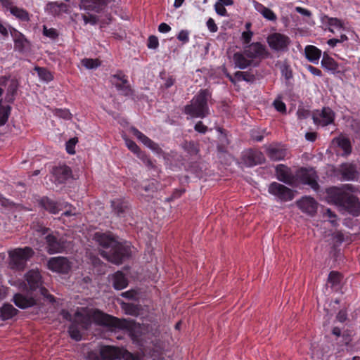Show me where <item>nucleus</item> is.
<instances>
[{
	"mask_svg": "<svg viewBox=\"0 0 360 360\" xmlns=\"http://www.w3.org/2000/svg\"><path fill=\"white\" fill-rule=\"evenodd\" d=\"M94 239L103 248L109 249L108 251L103 250L101 254L108 261L113 264H121L122 261L129 257L132 252L129 244H121L118 243L115 238L109 233L96 232L94 234Z\"/></svg>",
	"mask_w": 360,
	"mask_h": 360,
	"instance_id": "1",
	"label": "nucleus"
},
{
	"mask_svg": "<svg viewBox=\"0 0 360 360\" xmlns=\"http://www.w3.org/2000/svg\"><path fill=\"white\" fill-rule=\"evenodd\" d=\"M355 188L351 184H345L341 188H333L330 191V197L335 205L347 211L354 216L360 215V202L359 199L351 194Z\"/></svg>",
	"mask_w": 360,
	"mask_h": 360,
	"instance_id": "2",
	"label": "nucleus"
},
{
	"mask_svg": "<svg viewBox=\"0 0 360 360\" xmlns=\"http://www.w3.org/2000/svg\"><path fill=\"white\" fill-rule=\"evenodd\" d=\"M209 94L206 90H201L191 101V104L184 108V112L191 117L203 118L209 114L207 99Z\"/></svg>",
	"mask_w": 360,
	"mask_h": 360,
	"instance_id": "3",
	"label": "nucleus"
},
{
	"mask_svg": "<svg viewBox=\"0 0 360 360\" xmlns=\"http://www.w3.org/2000/svg\"><path fill=\"white\" fill-rule=\"evenodd\" d=\"M33 255L34 251L29 247L11 250L8 251V265L13 269L22 270Z\"/></svg>",
	"mask_w": 360,
	"mask_h": 360,
	"instance_id": "4",
	"label": "nucleus"
},
{
	"mask_svg": "<svg viewBox=\"0 0 360 360\" xmlns=\"http://www.w3.org/2000/svg\"><path fill=\"white\" fill-rule=\"evenodd\" d=\"M25 277L30 290H38L42 296L46 297L50 301H53V296L49 295L47 290L42 286L41 276L38 269L30 270L25 274Z\"/></svg>",
	"mask_w": 360,
	"mask_h": 360,
	"instance_id": "5",
	"label": "nucleus"
},
{
	"mask_svg": "<svg viewBox=\"0 0 360 360\" xmlns=\"http://www.w3.org/2000/svg\"><path fill=\"white\" fill-rule=\"evenodd\" d=\"M18 85V80L14 77L5 76L0 77V97L4 92H6L5 101L12 103L15 99Z\"/></svg>",
	"mask_w": 360,
	"mask_h": 360,
	"instance_id": "6",
	"label": "nucleus"
},
{
	"mask_svg": "<svg viewBox=\"0 0 360 360\" xmlns=\"http://www.w3.org/2000/svg\"><path fill=\"white\" fill-rule=\"evenodd\" d=\"M41 204L45 210L52 214H57L59 211L67 207H69V209L64 212L63 215L68 217L77 214L75 208L72 207V205L67 202H56L51 199L43 198L41 201Z\"/></svg>",
	"mask_w": 360,
	"mask_h": 360,
	"instance_id": "7",
	"label": "nucleus"
},
{
	"mask_svg": "<svg viewBox=\"0 0 360 360\" xmlns=\"http://www.w3.org/2000/svg\"><path fill=\"white\" fill-rule=\"evenodd\" d=\"M244 51L253 64L255 61L267 58L269 55L265 46L259 42H254L245 46Z\"/></svg>",
	"mask_w": 360,
	"mask_h": 360,
	"instance_id": "8",
	"label": "nucleus"
},
{
	"mask_svg": "<svg viewBox=\"0 0 360 360\" xmlns=\"http://www.w3.org/2000/svg\"><path fill=\"white\" fill-rule=\"evenodd\" d=\"M269 46L273 50L277 51H284L288 49L290 44V38L281 33H273L267 37Z\"/></svg>",
	"mask_w": 360,
	"mask_h": 360,
	"instance_id": "9",
	"label": "nucleus"
},
{
	"mask_svg": "<svg viewBox=\"0 0 360 360\" xmlns=\"http://www.w3.org/2000/svg\"><path fill=\"white\" fill-rule=\"evenodd\" d=\"M46 250L49 254L61 252L70 248V243H68L63 238L58 239L55 236L48 234L46 236Z\"/></svg>",
	"mask_w": 360,
	"mask_h": 360,
	"instance_id": "10",
	"label": "nucleus"
},
{
	"mask_svg": "<svg viewBox=\"0 0 360 360\" xmlns=\"http://www.w3.org/2000/svg\"><path fill=\"white\" fill-rule=\"evenodd\" d=\"M269 193L283 201L291 200L294 198L293 192L289 188L277 182L269 186Z\"/></svg>",
	"mask_w": 360,
	"mask_h": 360,
	"instance_id": "11",
	"label": "nucleus"
},
{
	"mask_svg": "<svg viewBox=\"0 0 360 360\" xmlns=\"http://www.w3.org/2000/svg\"><path fill=\"white\" fill-rule=\"evenodd\" d=\"M335 113L329 108H323L321 110H316L313 114L314 124L321 127H325L333 123Z\"/></svg>",
	"mask_w": 360,
	"mask_h": 360,
	"instance_id": "12",
	"label": "nucleus"
},
{
	"mask_svg": "<svg viewBox=\"0 0 360 360\" xmlns=\"http://www.w3.org/2000/svg\"><path fill=\"white\" fill-rule=\"evenodd\" d=\"M48 268L54 272L66 274L71 268V262L64 257H51L48 262Z\"/></svg>",
	"mask_w": 360,
	"mask_h": 360,
	"instance_id": "13",
	"label": "nucleus"
},
{
	"mask_svg": "<svg viewBox=\"0 0 360 360\" xmlns=\"http://www.w3.org/2000/svg\"><path fill=\"white\" fill-rule=\"evenodd\" d=\"M298 207L307 214L314 216L318 209V202L310 196L302 197L297 201Z\"/></svg>",
	"mask_w": 360,
	"mask_h": 360,
	"instance_id": "14",
	"label": "nucleus"
},
{
	"mask_svg": "<svg viewBox=\"0 0 360 360\" xmlns=\"http://www.w3.org/2000/svg\"><path fill=\"white\" fill-rule=\"evenodd\" d=\"M108 3V0H81L79 7L81 10L98 13Z\"/></svg>",
	"mask_w": 360,
	"mask_h": 360,
	"instance_id": "15",
	"label": "nucleus"
},
{
	"mask_svg": "<svg viewBox=\"0 0 360 360\" xmlns=\"http://www.w3.org/2000/svg\"><path fill=\"white\" fill-rule=\"evenodd\" d=\"M99 352L102 360H117L122 356L121 350L112 346H102Z\"/></svg>",
	"mask_w": 360,
	"mask_h": 360,
	"instance_id": "16",
	"label": "nucleus"
},
{
	"mask_svg": "<svg viewBox=\"0 0 360 360\" xmlns=\"http://www.w3.org/2000/svg\"><path fill=\"white\" fill-rule=\"evenodd\" d=\"M300 178L304 184L310 186L314 190L318 188L316 174L314 169H301L300 172Z\"/></svg>",
	"mask_w": 360,
	"mask_h": 360,
	"instance_id": "17",
	"label": "nucleus"
},
{
	"mask_svg": "<svg viewBox=\"0 0 360 360\" xmlns=\"http://www.w3.org/2000/svg\"><path fill=\"white\" fill-rule=\"evenodd\" d=\"M131 131L133 133V134L146 147H148V148H150L156 153H160L162 152L161 148L156 143L153 142L151 139H150L143 133L139 131L137 129L132 127L131 129Z\"/></svg>",
	"mask_w": 360,
	"mask_h": 360,
	"instance_id": "18",
	"label": "nucleus"
},
{
	"mask_svg": "<svg viewBox=\"0 0 360 360\" xmlns=\"http://www.w3.org/2000/svg\"><path fill=\"white\" fill-rule=\"evenodd\" d=\"M131 131L133 133V134L146 147H148V148H150L156 153H160L162 152L161 148L156 143L153 142L151 139H150L143 133L139 131L137 129L132 127L131 129Z\"/></svg>",
	"mask_w": 360,
	"mask_h": 360,
	"instance_id": "19",
	"label": "nucleus"
},
{
	"mask_svg": "<svg viewBox=\"0 0 360 360\" xmlns=\"http://www.w3.org/2000/svg\"><path fill=\"white\" fill-rule=\"evenodd\" d=\"M266 152L270 159L274 161L282 160L288 155L287 150L281 145H270Z\"/></svg>",
	"mask_w": 360,
	"mask_h": 360,
	"instance_id": "20",
	"label": "nucleus"
},
{
	"mask_svg": "<svg viewBox=\"0 0 360 360\" xmlns=\"http://www.w3.org/2000/svg\"><path fill=\"white\" fill-rule=\"evenodd\" d=\"M340 174L344 181H354L356 179L358 173L354 165L352 164H342L339 169Z\"/></svg>",
	"mask_w": 360,
	"mask_h": 360,
	"instance_id": "21",
	"label": "nucleus"
},
{
	"mask_svg": "<svg viewBox=\"0 0 360 360\" xmlns=\"http://www.w3.org/2000/svg\"><path fill=\"white\" fill-rule=\"evenodd\" d=\"M112 83L121 94L124 95H129L131 94L129 84H128V81L124 75L121 74L114 75Z\"/></svg>",
	"mask_w": 360,
	"mask_h": 360,
	"instance_id": "22",
	"label": "nucleus"
},
{
	"mask_svg": "<svg viewBox=\"0 0 360 360\" xmlns=\"http://www.w3.org/2000/svg\"><path fill=\"white\" fill-rule=\"evenodd\" d=\"M276 173L278 180L286 184L292 185L293 182V176L288 167L283 165H278L276 167Z\"/></svg>",
	"mask_w": 360,
	"mask_h": 360,
	"instance_id": "23",
	"label": "nucleus"
},
{
	"mask_svg": "<svg viewBox=\"0 0 360 360\" xmlns=\"http://www.w3.org/2000/svg\"><path fill=\"white\" fill-rule=\"evenodd\" d=\"M232 60L235 68L241 70L245 69L253 64L248 56L245 53L244 50L242 52L235 53L232 57Z\"/></svg>",
	"mask_w": 360,
	"mask_h": 360,
	"instance_id": "24",
	"label": "nucleus"
},
{
	"mask_svg": "<svg viewBox=\"0 0 360 360\" xmlns=\"http://www.w3.org/2000/svg\"><path fill=\"white\" fill-rule=\"evenodd\" d=\"M53 175L58 183L62 184L71 176V169L66 165L59 166L54 169Z\"/></svg>",
	"mask_w": 360,
	"mask_h": 360,
	"instance_id": "25",
	"label": "nucleus"
},
{
	"mask_svg": "<svg viewBox=\"0 0 360 360\" xmlns=\"http://www.w3.org/2000/svg\"><path fill=\"white\" fill-rule=\"evenodd\" d=\"M13 301L15 305L21 309H25L36 304V300L34 298L28 297L22 294L15 295Z\"/></svg>",
	"mask_w": 360,
	"mask_h": 360,
	"instance_id": "26",
	"label": "nucleus"
},
{
	"mask_svg": "<svg viewBox=\"0 0 360 360\" xmlns=\"http://www.w3.org/2000/svg\"><path fill=\"white\" fill-rule=\"evenodd\" d=\"M255 9L259 12L265 19L270 21H275L277 19L276 15L271 9L265 7L262 4L253 1H252Z\"/></svg>",
	"mask_w": 360,
	"mask_h": 360,
	"instance_id": "27",
	"label": "nucleus"
},
{
	"mask_svg": "<svg viewBox=\"0 0 360 360\" xmlns=\"http://www.w3.org/2000/svg\"><path fill=\"white\" fill-rule=\"evenodd\" d=\"M304 53L308 60L313 63L314 64L319 63L320 57L321 56V51L317 47L312 45H308L304 49Z\"/></svg>",
	"mask_w": 360,
	"mask_h": 360,
	"instance_id": "28",
	"label": "nucleus"
},
{
	"mask_svg": "<svg viewBox=\"0 0 360 360\" xmlns=\"http://www.w3.org/2000/svg\"><path fill=\"white\" fill-rule=\"evenodd\" d=\"M96 320L102 325L105 326H118L120 320L108 314L100 311L95 314Z\"/></svg>",
	"mask_w": 360,
	"mask_h": 360,
	"instance_id": "29",
	"label": "nucleus"
},
{
	"mask_svg": "<svg viewBox=\"0 0 360 360\" xmlns=\"http://www.w3.org/2000/svg\"><path fill=\"white\" fill-rule=\"evenodd\" d=\"M321 66L327 70L335 73L338 71L339 65L338 63L331 57L324 53L321 61Z\"/></svg>",
	"mask_w": 360,
	"mask_h": 360,
	"instance_id": "30",
	"label": "nucleus"
},
{
	"mask_svg": "<svg viewBox=\"0 0 360 360\" xmlns=\"http://www.w3.org/2000/svg\"><path fill=\"white\" fill-rule=\"evenodd\" d=\"M112 283L113 287L117 290H122L127 285V278L120 271L112 275Z\"/></svg>",
	"mask_w": 360,
	"mask_h": 360,
	"instance_id": "31",
	"label": "nucleus"
},
{
	"mask_svg": "<svg viewBox=\"0 0 360 360\" xmlns=\"http://www.w3.org/2000/svg\"><path fill=\"white\" fill-rule=\"evenodd\" d=\"M46 10L53 15H58L67 11V6L63 3L50 2L46 5Z\"/></svg>",
	"mask_w": 360,
	"mask_h": 360,
	"instance_id": "32",
	"label": "nucleus"
},
{
	"mask_svg": "<svg viewBox=\"0 0 360 360\" xmlns=\"http://www.w3.org/2000/svg\"><path fill=\"white\" fill-rule=\"evenodd\" d=\"M18 310L10 304H5L0 308V317L2 320L11 319L17 314Z\"/></svg>",
	"mask_w": 360,
	"mask_h": 360,
	"instance_id": "33",
	"label": "nucleus"
},
{
	"mask_svg": "<svg viewBox=\"0 0 360 360\" xmlns=\"http://www.w3.org/2000/svg\"><path fill=\"white\" fill-rule=\"evenodd\" d=\"M111 205L113 212L118 216L122 217L127 209V203L121 199H115L112 200Z\"/></svg>",
	"mask_w": 360,
	"mask_h": 360,
	"instance_id": "34",
	"label": "nucleus"
},
{
	"mask_svg": "<svg viewBox=\"0 0 360 360\" xmlns=\"http://www.w3.org/2000/svg\"><path fill=\"white\" fill-rule=\"evenodd\" d=\"M85 310L82 309L81 311H78L75 313V321L79 323L82 328L86 329L91 323L90 317L84 314Z\"/></svg>",
	"mask_w": 360,
	"mask_h": 360,
	"instance_id": "35",
	"label": "nucleus"
},
{
	"mask_svg": "<svg viewBox=\"0 0 360 360\" xmlns=\"http://www.w3.org/2000/svg\"><path fill=\"white\" fill-rule=\"evenodd\" d=\"M11 33L13 37L15 48L18 49L19 51H22L26 46L27 40L20 33L16 32L15 30L14 31V32L11 31Z\"/></svg>",
	"mask_w": 360,
	"mask_h": 360,
	"instance_id": "36",
	"label": "nucleus"
},
{
	"mask_svg": "<svg viewBox=\"0 0 360 360\" xmlns=\"http://www.w3.org/2000/svg\"><path fill=\"white\" fill-rule=\"evenodd\" d=\"M334 141L344 150L345 155L351 153V143L347 138L340 136L335 139Z\"/></svg>",
	"mask_w": 360,
	"mask_h": 360,
	"instance_id": "37",
	"label": "nucleus"
},
{
	"mask_svg": "<svg viewBox=\"0 0 360 360\" xmlns=\"http://www.w3.org/2000/svg\"><path fill=\"white\" fill-rule=\"evenodd\" d=\"M11 108L8 105H2V99H0V126H3L8 120Z\"/></svg>",
	"mask_w": 360,
	"mask_h": 360,
	"instance_id": "38",
	"label": "nucleus"
},
{
	"mask_svg": "<svg viewBox=\"0 0 360 360\" xmlns=\"http://www.w3.org/2000/svg\"><path fill=\"white\" fill-rule=\"evenodd\" d=\"M81 64L87 70H94L101 65V61L96 58H84L81 60Z\"/></svg>",
	"mask_w": 360,
	"mask_h": 360,
	"instance_id": "39",
	"label": "nucleus"
},
{
	"mask_svg": "<svg viewBox=\"0 0 360 360\" xmlns=\"http://www.w3.org/2000/svg\"><path fill=\"white\" fill-rule=\"evenodd\" d=\"M39 77L45 82H50L53 79V75L50 71L44 68H35Z\"/></svg>",
	"mask_w": 360,
	"mask_h": 360,
	"instance_id": "40",
	"label": "nucleus"
},
{
	"mask_svg": "<svg viewBox=\"0 0 360 360\" xmlns=\"http://www.w3.org/2000/svg\"><path fill=\"white\" fill-rule=\"evenodd\" d=\"M11 13L16 16L17 18L22 20H28L29 16L28 13L23 9L18 8L17 7H12L11 8Z\"/></svg>",
	"mask_w": 360,
	"mask_h": 360,
	"instance_id": "41",
	"label": "nucleus"
},
{
	"mask_svg": "<svg viewBox=\"0 0 360 360\" xmlns=\"http://www.w3.org/2000/svg\"><path fill=\"white\" fill-rule=\"evenodd\" d=\"M68 332L72 339L76 341H79L82 339V334L75 323L70 326Z\"/></svg>",
	"mask_w": 360,
	"mask_h": 360,
	"instance_id": "42",
	"label": "nucleus"
},
{
	"mask_svg": "<svg viewBox=\"0 0 360 360\" xmlns=\"http://www.w3.org/2000/svg\"><path fill=\"white\" fill-rule=\"evenodd\" d=\"M250 158H252V162H250V166L262 163L264 158L262 153L254 152L250 154Z\"/></svg>",
	"mask_w": 360,
	"mask_h": 360,
	"instance_id": "43",
	"label": "nucleus"
},
{
	"mask_svg": "<svg viewBox=\"0 0 360 360\" xmlns=\"http://www.w3.org/2000/svg\"><path fill=\"white\" fill-rule=\"evenodd\" d=\"M184 148L191 155H196L199 150L198 146L194 142H186L184 144Z\"/></svg>",
	"mask_w": 360,
	"mask_h": 360,
	"instance_id": "44",
	"label": "nucleus"
},
{
	"mask_svg": "<svg viewBox=\"0 0 360 360\" xmlns=\"http://www.w3.org/2000/svg\"><path fill=\"white\" fill-rule=\"evenodd\" d=\"M341 275L337 271H331L328 276V282L332 284V285H335L340 282Z\"/></svg>",
	"mask_w": 360,
	"mask_h": 360,
	"instance_id": "45",
	"label": "nucleus"
},
{
	"mask_svg": "<svg viewBox=\"0 0 360 360\" xmlns=\"http://www.w3.org/2000/svg\"><path fill=\"white\" fill-rule=\"evenodd\" d=\"M43 34L44 36L51 39H55L58 36V33L56 29L48 28L46 26H44Z\"/></svg>",
	"mask_w": 360,
	"mask_h": 360,
	"instance_id": "46",
	"label": "nucleus"
},
{
	"mask_svg": "<svg viewBox=\"0 0 360 360\" xmlns=\"http://www.w3.org/2000/svg\"><path fill=\"white\" fill-rule=\"evenodd\" d=\"M125 143L127 148L133 153L137 154L139 156L140 149L139 146L133 141L126 139Z\"/></svg>",
	"mask_w": 360,
	"mask_h": 360,
	"instance_id": "47",
	"label": "nucleus"
},
{
	"mask_svg": "<svg viewBox=\"0 0 360 360\" xmlns=\"http://www.w3.org/2000/svg\"><path fill=\"white\" fill-rule=\"evenodd\" d=\"M227 77L232 82H235V80L241 81L246 80V73L244 72L238 71L235 73L234 77H233L229 74H227Z\"/></svg>",
	"mask_w": 360,
	"mask_h": 360,
	"instance_id": "48",
	"label": "nucleus"
},
{
	"mask_svg": "<svg viewBox=\"0 0 360 360\" xmlns=\"http://www.w3.org/2000/svg\"><path fill=\"white\" fill-rule=\"evenodd\" d=\"M328 24L330 27L329 28V30L332 32H334V30L332 27L341 28L342 27V23L341 20H340L339 19L335 18H330L328 20Z\"/></svg>",
	"mask_w": 360,
	"mask_h": 360,
	"instance_id": "49",
	"label": "nucleus"
},
{
	"mask_svg": "<svg viewBox=\"0 0 360 360\" xmlns=\"http://www.w3.org/2000/svg\"><path fill=\"white\" fill-rule=\"evenodd\" d=\"M177 39L183 44H186L189 41V32L186 30H181L177 35Z\"/></svg>",
	"mask_w": 360,
	"mask_h": 360,
	"instance_id": "50",
	"label": "nucleus"
},
{
	"mask_svg": "<svg viewBox=\"0 0 360 360\" xmlns=\"http://www.w3.org/2000/svg\"><path fill=\"white\" fill-rule=\"evenodd\" d=\"M77 142V140L75 138L70 139L66 143V150L69 154H75V146Z\"/></svg>",
	"mask_w": 360,
	"mask_h": 360,
	"instance_id": "51",
	"label": "nucleus"
},
{
	"mask_svg": "<svg viewBox=\"0 0 360 360\" xmlns=\"http://www.w3.org/2000/svg\"><path fill=\"white\" fill-rule=\"evenodd\" d=\"M82 18L84 20V25L91 24V25H95L98 22V18L93 15H82Z\"/></svg>",
	"mask_w": 360,
	"mask_h": 360,
	"instance_id": "52",
	"label": "nucleus"
},
{
	"mask_svg": "<svg viewBox=\"0 0 360 360\" xmlns=\"http://www.w3.org/2000/svg\"><path fill=\"white\" fill-rule=\"evenodd\" d=\"M273 104L277 111L282 112V113L285 112L286 106H285V104L282 101H281L279 99H276L274 101Z\"/></svg>",
	"mask_w": 360,
	"mask_h": 360,
	"instance_id": "53",
	"label": "nucleus"
},
{
	"mask_svg": "<svg viewBox=\"0 0 360 360\" xmlns=\"http://www.w3.org/2000/svg\"><path fill=\"white\" fill-rule=\"evenodd\" d=\"M159 45L158 39L155 36H150L148 41V47L149 49H155Z\"/></svg>",
	"mask_w": 360,
	"mask_h": 360,
	"instance_id": "54",
	"label": "nucleus"
},
{
	"mask_svg": "<svg viewBox=\"0 0 360 360\" xmlns=\"http://www.w3.org/2000/svg\"><path fill=\"white\" fill-rule=\"evenodd\" d=\"M214 8H215L216 13L218 15H219L221 16H226L227 15L226 9L224 8V6L220 5L219 4L216 3L214 5Z\"/></svg>",
	"mask_w": 360,
	"mask_h": 360,
	"instance_id": "55",
	"label": "nucleus"
},
{
	"mask_svg": "<svg viewBox=\"0 0 360 360\" xmlns=\"http://www.w3.org/2000/svg\"><path fill=\"white\" fill-rule=\"evenodd\" d=\"M281 74L286 80H288L292 77V72L287 65H283L281 67Z\"/></svg>",
	"mask_w": 360,
	"mask_h": 360,
	"instance_id": "56",
	"label": "nucleus"
},
{
	"mask_svg": "<svg viewBox=\"0 0 360 360\" xmlns=\"http://www.w3.org/2000/svg\"><path fill=\"white\" fill-rule=\"evenodd\" d=\"M206 25H207L208 30L211 32H216L218 30V27H217V25L215 24L214 20L211 18H210L207 20Z\"/></svg>",
	"mask_w": 360,
	"mask_h": 360,
	"instance_id": "57",
	"label": "nucleus"
},
{
	"mask_svg": "<svg viewBox=\"0 0 360 360\" xmlns=\"http://www.w3.org/2000/svg\"><path fill=\"white\" fill-rule=\"evenodd\" d=\"M252 32L251 31L243 32L242 34V39L244 44H248L251 41Z\"/></svg>",
	"mask_w": 360,
	"mask_h": 360,
	"instance_id": "58",
	"label": "nucleus"
},
{
	"mask_svg": "<svg viewBox=\"0 0 360 360\" xmlns=\"http://www.w3.org/2000/svg\"><path fill=\"white\" fill-rule=\"evenodd\" d=\"M171 30V27L165 22H162L158 26V31L162 33H167Z\"/></svg>",
	"mask_w": 360,
	"mask_h": 360,
	"instance_id": "59",
	"label": "nucleus"
},
{
	"mask_svg": "<svg viewBox=\"0 0 360 360\" xmlns=\"http://www.w3.org/2000/svg\"><path fill=\"white\" fill-rule=\"evenodd\" d=\"M195 129L200 133L204 134L206 132L207 127L201 121H199L195 125Z\"/></svg>",
	"mask_w": 360,
	"mask_h": 360,
	"instance_id": "60",
	"label": "nucleus"
},
{
	"mask_svg": "<svg viewBox=\"0 0 360 360\" xmlns=\"http://www.w3.org/2000/svg\"><path fill=\"white\" fill-rule=\"evenodd\" d=\"M307 70H309V71L312 75H315V76L321 77V76L322 75V72H321V71L319 69H318V68H315V67H314V66H312V65H307Z\"/></svg>",
	"mask_w": 360,
	"mask_h": 360,
	"instance_id": "61",
	"label": "nucleus"
},
{
	"mask_svg": "<svg viewBox=\"0 0 360 360\" xmlns=\"http://www.w3.org/2000/svg\"><path fill=\"white\" fill-rule=\"evenodd\" d=\"M295 11L297 13H299L301 15H303L304 16H308L309 17V16L311 15V12L309 10H307V9H306L304 8H302V7L297 6V7L295 8Z\"/></svg>",
	"mask_w": 360,
	"mask_h": 360,
	"instance_id": "62",
	"label": "nucleus"
},
{
	"mask_svg": "<svg viewBox=\"0 0 360 360\" xmlns=\"http://www.w3.org/2000/svg\"><path fill=\"white\" fill-rule=\"evenodd\" d=\"M86 359L88 360H100V358L97 354V352L94 351H91L88 353Z\"/></svg>",
	"mask_w": 360,
	"mask_h": 360,
	"instance_id": "63",
	"label": "nucleus"
},
{
	"mask_svg": "<svg viewBox=\"0 0 360 360\" xmlns=\"http://www.w3.org/2000/svg\"><path fill=\"white\" fill-rule=\"evenodd\" d=\"M127 314H131V315H136V309L130 305H126L124 308Z\"/></svg>",
	"mask_w": 360,
	"mask_h": 360,
	"instance_id": "64",
	"label": "nucleus"
}]
</instances>
